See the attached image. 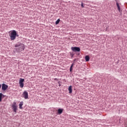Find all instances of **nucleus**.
<instances>
[{"instance_id": "1", "label": "nucleus", "mask_w": 127, "mask_h": 127, "mask_svg": "<svg viewBox=\"0 0 127 127\" xmlns=\"http://www.w3.org/2000/svg\"><path fill=\"white\" fill-rule=\"evenodd\" d=\"M15 47L16 48L15 50L17 52H21V51H23L24 50V44H22L21 43H18L15 45Z\"/></svg>"}, {"instance_id": "2", "label": "nucleus", "mask_w": 127, "mask_h": 127, "mask_svg": "<svg viewBox=\"0 0 127 127\" xmlns=\"http://www.w3.org/2000/svg\"><path fill=\"white\" fill-rule=\"evenodd\" d=\"M9 36L10 37L11 40H15L16 37H18L19 35H17L16 31L13 30L9 32Z\"/></svg>"}, {"instance_id": "3", "label": "nucleus", "mask_w": 127, "mask_h": 127, "mask_svg": "<svg viewBox=\"0 0 127 127\" xmlns=\"http://www.w3.org/2000/svg\"><path fill=\"white\" fill-rule=\"evenodd\" d=\"M71 50L73 52H80V51H81V49H80V47H71Z\"/></svg>"}, {"instance_id": "4", "label": "nucleus", "mask_w": 127, "mask_h": 127, "mask_svg": "<svg viewBox=\"0 0 127 127\" xmlns=\"http://www.w3.org/2000/svg\"><path fill=\"white\" fill-rule=\"evenodd\" d=\"M24 82V79L20 78H19V84L20 85V88H22L23 86H24V83H23Z\"/></svg>"}, {"instance_id": "5", "label": "nucleus", "mask_w": 127, "mask_h": 127, "mask_svg": "<svg viewBox=\"0 0 127 127\" xmlns=\"http://www.w3.org/2000/svg\"><path fill=\"white\" fill-rule=\"evenodd\" d=\"M12 108L13 112L14 113H16V111H17V106H16V102H13L12 105Z\"/></svg>"}, {"instance_id": "6", "label": "nucleus", "mask_w": 127, "mask_h": 127, "mask_svg": "<svg viewBox=\"0 0 127 127\" xmlns=\"http://www.w3.org/2000/svg\"><path fill=\"white\" fill-rule=\"evenodd\" d=\"M23 98L25 99V100H27L28 99V92L26 91H24L22 94Z\"/></svg>"}, {"instance_id": "7", "label": "nucleus", "mask_w": 127, "mask_h": 127, "mask_svg": "<svg viewBox=\"0 0 127 127\" xmlns=\"http://www.w3.org/2000/svg\"><path fill=\"white\" fill-rule=\"evenodd\" d=\"M7 88H8V85L4 84V83H2V91H5Z\"/></svg>"}, {"instance_id": "8", "label": "nucleus", "mask_w": 127, "mask_h": 127, "mask_svg": "<svg viewBox=\"0 0 127 127\" xmlns=\"http://www.w3.org/2000/svg\"><path fill=\"white\" fill-rule=\"evenodd\" d=\"M64 111V109L59 108L58 110V115H61V114H62V113H63Z\"/></svg>"}, {"instance_id": "9", "label": "nucleus", "mask_w": 127, "mask_h": 127, "mask_svg": "<svg viewBox=\"0 0 127 127\" xmlns=\"http://www.w3.org/2000/svg\"><path fill=\"white\" fill-rule=\"evenodd\" d=\"M5 97V95H4L2 94V93H0V102H1L2 98H4Z\"/></svg>"}, {"instance_id": "10", "label": "nucleus", "mask_w": 127, "mask_h": 127, "mask_svg": "<svg viewBox=\"0 0 127 127\" xmlns=\"http://www.w3.org/2000/svg\"><path fill=\"white\" fill-rule=\"evenodd\" d=\"M68 91L69 94H72V86H69L68 87Z\"/></svg>"}, {"instance_id": "11", "label": "nucleus", "mask_w": 127, "mask_h": 127, "mask_svg": "<svg viewBox=\"0 0 127 127\" xmlns=\"http://www.w3.org/2000/svg\"><path fill=\"white\" fill-rule=\"evenodd\" d=\"M116 5L118 7V9L120 12H121V7L120 6V4L118 3V2L116 3Z\"/></svg>"}, {"instance_id": "12", "label": "nucleus", "mask_w": 127, "mask_h": 127, "mask_svg": "<svg viewBox=\"0 0 127 127\" xmlns=\"http://www.w3.org/2000/svg\"><path fill=\"white\" fill-rule=\"evenodd\" d=\"M85 60L86 62H88V61H90V57H89V56H86L85 57Z\"/></svg>"}, {"instance_id": "13", "label": "nucleus", "mask_w": 127, "mask_h": 127, "mask_svg": "<svg viewBox=\"0 0 127 127\" xmlns=\"http://www.w3.org/2000/svg\"><path fill=\"white\" fill-rule=\"evenodd\" d=\"M22 106H23V102L22 101L20 103V104H19V108L20 109H22Z\"/></svg>"}, {"instance_id": "14", "label": "nucleus", "mask_w": 127, "mask_h": 127, "mask_svg": "<svg viewBox=\"0 0 127 127\" xmlns=\"http://www.w3.org/2000/svg\"><path fill=\"white\" fill-rule=\"evenodd\" d=\"M60 22V19H58L56 21L55 24H56V25H57V24H59Z\"/></svg>"}, {"instance_id": "15", "label": "nucleus", "mask_w": 127, "mask_h": 127, "mask_svg": "<svg viewBox=\"0 0 127 127\" xmlns=\"http://www.w3.org/2000/svg\"><path fill=\"white\" fill-rule=\"evenodd\" d=\"M69 54L71 56V58H73L74 57V55H75V54H73L71 52L69 53Z\"/></svg>"}, {"instance_id": "16", "label": "nucleus", "mask_w": 127, "mask_h": 127, "mask_svg": "<svg viewBox=\"0 0 127 127\" xmlns=\"http://www.w3.org/2000/svg\"><path fill=\"white\" fill-rule=\"evenodd\" d=\"M81 7L84 8V3H83V2H81Z\"/></svg>"}, {"instance_id": "17", "label": "nucleus", "mask_w": 127, "mask_h": 127, "mask_svg": "<svg viewBox=\"0 0 127 127\" xmlns=\"http://www.w3.org/2000/svg\"><path fill=\"white\" fill-rule=\"evenodd\" d=\"M74 65H75V64H74V63H73L71 64L70 67H71L73 68V66H74Z\"/></svg>"}, {"instance_id": "18", "label": "nucleus", "mask_w": 127, "mask_h": 127, "mask_svg": "<svg viewBox=\"0 0 127 127\" xmlns=\"http://www.w3.org/2000/svg\"><path fill=\"white\" fill-rule=\"evenodd\" d=\"M58 84H59V87H61V84H60V83H61L60 81H59L58 82Z\"/></svg>"}, {"instance_id": "19", "label": "nucleus", "mask_w": 127, "mask_h": 127, "mask_svg": "<svg viewBox=\"0 0 127 127\" xmlns=\"http://www.w3.org/2000/svg\"><path fill=\"white\" fill-rule=\"evenodd\" d=\"M72 71H73V67H70V72H72Z\"/></svg>"}, {"instance_id": "20", "label": "nucleus", "mask_w": 127, "mask_h": 127, "mask_svg": "<svg viewBox=\"0 0 127 127\" xmlns=\"http://www.w3.org/2000/svg\"><path fill=\"white\" fill-rule=\"evenodd\" d=\"M76 60H77V59H76L73 60V63H74V64H75V62H76Z\"/></svg>"}, {"instance_id": "21", "label": "nucleus", "mask_w": 127, "mask_h": 127, "mask_svg": "<svg viewBox=\"0 0 127 127\" xmlns=\"http://www.w3.org/2000/svg\"><path fill=\"white\" fill-rule=\"evenodd\" d=\"M125 127H127V121L125 122Z\"/></svg>"}, {"instance_id": "22", "label": "nucleus", "mask_w": 127, "mask_h": 127, "mask_svg": "<svg viewBox=\"0 0 127 127\" xmlns=\"http://www.w3.org/2000/svg\"><path fill=\"white\" fill-rule=\"evenodd\" d=\"M55 81H58V78H55Z\"/></svg>"}, {"instance_id": "23", "label": "nucleus", "mask_w": 127, "mask_h": 127, "mask_svg": "<svg viewBox=\"0 0 127 127\" xmlns=\"http://www.w3.org/2000/svg\"><path fill=\"white\" fill-rule=\"evenodd\" d=\"M1 88V84H0V89Z\"/></svg>"}, {"instance_id": "24", "label": "nucleus", "mask_w": 127, "mask_h": 127, "mask_svg": "<svg viewBox=\"0 0 127 127\" xmlns=\"http://www.w3.org/2000/svg\"><path fill=\"white\" fill-rule=\"evenodd\" d=\"M77 55H80V54H78Z\"/></svg>"}]
</instances>
